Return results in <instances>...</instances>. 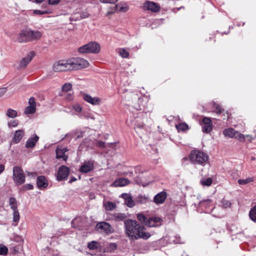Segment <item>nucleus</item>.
Instances as JSON below:
<instances>
[{"label":"nucleus","instance_id":"nucleus-26","mask_svg":"<svg viewBox=\"0 0 256 256\" xmlns=\"http://www.w3.org/2000/svg\"><path fill=\"white\" fill-rule=\"evenodd\" d=\"M236 130L233 128H227L224 130L223 134L226 136L233 138Z\"/></svg>","mask_w":256,"mask_h":256},{"label":"nucleus","instance_id":"nucleus-44","mask_svg":"<svg viewBox=\"0 0 256 256\" xmlns=\"http://www.w3.org/2000/svg\"><path fill=\"white\" fill-rule=\"evenodd\" d=\"M96 146L97 147L104 148L106 147V144L104 142L102 141H98L96 143Z\"/></svg>","mask_w":256,"mask_h":256},{"label":"nucleus","instance_id":"nucleus-39","mask_svg":"<svg viewBox=\"0 0 256 256\" xmlns=\"http://www.w3.org/2000/svg\"><path fill=\"white\" fill-rule=\"evenodd\" d=\"M20 220V214L18 210H13V220L18 222Z\"/></svg>","mask_w":256,"mask_h":256},{"label":"nucleus","instance_id":"nucleus-10","mask_svg":"<svg viewBox=\"0 0 256 256\" xmlns=\"http://www.w3.org/2000/svg\"><path fill=\"white\" fill-rule=\"evenodd\" d=\"M16 40L20 43L30 42L28 29L22 30L18 35Z\"/></svg>","mask_w":256,"mask_h":256},{"label":"nucleus","instance_id":"nucleus-33","mask_svg":"<svg viewBox=\"0 0 256 256\" xmlns=\"http://www.w3.org/2000/svg\"><path fill=\"white\" fill-rule=\"evenodd\" d=\"M6 115L9 118H14L17 116V112L14 110L9 108L7 110Z\"/></svg>","mask_w":256,"mask_h":256},{"label":"nucleus","instance_id":"nucleus-29","mask_svg":"<svg viewBox=\"0 0 256 256\" xmlns=\"http://www.w3.org/2000/svg\"><path fill=\"white\" fill-rule=\"evenodd\" d=\"M116 7V10L120 12H126L128 10V6L126 4L118 5Z\"/></svg>","mask_w":256,"mask_h":256},{"label":"nucleus","instance_id":"nucleus-50","mask_svg":"<svg viewBox=\"0 0 256 256\" xmlns=\"http://www.w3.org/2000/svg\"><path fill=\"white\" fill-rule=\"evenodd\" d=\"M100 2L103 3H114L118 0H100Z\"/></svg>","mask_w":256,"mask_h":256},{"label":"nucleus","instance_id":"nucleus-25","mask_svg":"<svg viewBox=\"0 0 256 256\" xmlns=\"http://www.w3.org/2000/svg\"><path fill=\"white\" fill-rule=\"evenodd\" d=\"M88 247L90 250H94L100 248L101 245L98 242L94 240L88 243Z\"/></svg>","mask_w":256,"mask_h":256},{"label":"nucleus","instance_id":"nucleus-46","mask_svg":"<svg viewBox=\"0 0 256 256\" xmlns=\"http://www.w3.org/2000/svg\"><path fill=\"white\" fill-rule=\"evenodd\" d=\"M33 14H35L42 15V14H48V12L47 11H41L40 10H34L33 11Z\"/></svg>","mask_w":256,"mask_h":256},{"label":"nucleus","instance_id":"nucleus-23","mask_svg":"<svg viewBox=\"0 0 256 256\" xmlns=\"http://www.w3.org/2000/svg\"><path fill=\"white\" fill-rule=\"evenodd\" d=\"M38 139L39 138L36 135H35L34 137L29 138L26 142V147L27 148H33L38 141Z\"/></svg>","mask_w":256,"mask_h":256},{"label":"nucleus","instance_id":"nucleus-13","mask_svg":"<svg viewBox=\"0 0 256 256\" xmlns=\"http://www.w3.org/2000/svg\"><path fill=\"white\" fill-rule=\"evenodd\" d=\"M28 30L30 42L38 40H40L42 36V32L32 30L31 29H28Z\"/></svg>","mask_w":256,"mask_h":256},{"label":"nucleus","instance_id":"nucleus-54","mask_svg":"<svg viewBox=\"0 0 256 256\" xmlns=\"http://www.w3.org/2000/svg\"><path fill=\"white\" fill-rule=\"evenodd\" d=\"M210 202H211V200H206V201H204V202H200V204H201V205H203V204H204L205 203H206V204H210Z\"/></svg>","mask_w":256,"mask_h":256},{"label":"nucleus","instance_id":"nucleus-36","mask_svg":"<svg viewBox=\"0 0 256 256\" xmlns=\"http://www.w3.org/2000/svg\"><path fill=\"white\" fill-rule=\"evenodd\" d=\"M114 218L116 221H122L126 218V216L124 214H116Z\"/></svg>","mask_w":256,"mask_h":256},{"label":"nucleus","instance_id":"nucleus-43","mask_svg":"<svg viewBox=\"0 0 256 256\" xmlns=\"http://www.w3.org/2000/svg\"><path fill=\"white\" fill-rule=\"evenodd\" d=\"M18 124V122L16 120H12L8 122V126L9 128L16 127Z\"/></svg>","mask_w":256,"mask_h":256},{"label":"nucleus","instance_id":"nucleus-37","mask_svg":"<svg viewBox=\"0 0 256 256\" xmlns=\"http://www.w3.org/2000/svg\"><path fill=\"white\" fill-rule=\"evenodd\" d=\"M137 218L140 222L146 224V223L147 221V218L144 214L140 213L138 214Z\"/></svg>","mask_w":256,"mask_h":256},{"label":"nucleus","instance_id":"nucleus-18","mask_svg":"<svg viewBox=\"0 0 256 256\" xmlns=\"http://www.w3.org/2000/svg\"><path fill=\"white\" fill-rule=\"evenodd\" d=\"M36 182L37 186L40 189L46 188L48 186V180L44 176H38Z\"/></svg>","mask_w":256,"mask_h":256},{"label":"nucleus","instance_id":"nucleus-53","mask_svg":"<svg viewBox=\"0 0 256 256\" xmlns=\"http://www.w3.org/2000/svg\"><path fill=\"white\" fill-rule=\"evenodd\" d=\"M5 167L4 164H0V174L4 170Z\"/></svg>","mask_w":256,"mask_h":256},{"label":"nucleus","instance_id":"nucleus-49","mask_svg":"<svg viewBox=\"0 0 256 256\" xmlns=\"http://www.w3.org/2000/svg\"><path fill=\"white\" fill-rule=\"evenodd\" d=\"M75 136L76 138H78L83 137V132L81 131H76L75 132Z\"/></svg>","mask_w":256,"mask_h":256},{"label":"nucleus","instance_id":"nucleus-51","mask_svg":"<svg viewBox=\"0 0 256 256\" xmlns=\"http://www.w3.org/2000/svg\"><path fill=\"white\" fill-rule=\"evenodd\" d=\"M6 92V88H0V98L3 96Z\"/></svg>","mask_w":256,"mask_h":256},{"label":"nucleus","instance_id":"nucleus-55","mask_svg":"<svg viewBox=\"0 0 256 256\" xmlns=\"http://www.w3.org/2000/svg\"><path fill=\"white\" fill-rule=\"evenodd\" d=\"M76 179L74 178H72L70 180H69L70 183H72V182L76 181Z\"/></svg>","mask_w":256,"mask_h":256},{"label":"nucleus","instance_id":"nucleus-47","mask_svg":"<svg viewBox=\"0 0 256 256\" xmlns=\"http://www.w3.org/2000/svg\"><path fill=\"white\" fill-rule=\"evenodd\" d=\"M73 108L76 112H80L82 111V108L78 104H74Z\"/></svg>","mask_w":256,"mask_h":256},{"label":"nucleus","instance_id":"nucleus-42","mask_svg":"<svg viewBox=\"0 0 256 256\" xmlns=\"http://www.w3.org/2000/svg\"><path fill=\"white\" fill-rule=\"evenodd\" d=\"M72 88V86L70 83H66L62 86V90L63 91L68 92Z\"/></svg>","mask_w":256,"mask_h":256},{"label":"nucleus","instance_id":"nucleus-28","mask_svg":"<svg viewBox=\"0 0 256 256\" xmlns=\"http://www.w3.org/2000/svg\"><path fill=\"white\" fill-rule=\"evenodd\" d=\"M212 108L215 109L214 112L218 114H220L224 111L218 104L212 102Z\"/></svg>","mask_w":256,"mask_h":256},{"label":"nucleus","instance_id":"nucleus-41","mask_svg":"<svg viewBox=\"0 0 256 256\" xmlns=\"http://www.w3.org/2000/svg\"><path fill=\"white\" fill-rule=\"evenodd\" d=\"M8 249L7 247L4 245H0V254L6 255L7 254Z\"/></svg>","mask_w":256,"mask_h":256},{"label":"nucleus","instance_id":"nucleus-4","mask_svg":"<svg viewBox=\"0 0 256 256\" xmlns=\"http://www.w3.org/2000/svg\"><path fill=\"white\" fill-rule=\"evenodd\" d=\"M100 50V45L99 44L94 42H90L80 47L78 49V52L80 54H98Z\"/></svg>","mask_w":256,"mask_h":256},{"label":"nucleus","instance_id":"nucleus-14","mask_svg":"<svg viewBox=\"0 0 256 256\" xmlns=\"http://www.w3.org/2000/svg\"><path fill=\"white\" fill-rule=\"evenodd\" d=\"M94 168V162L92 160L85 162L82 166L80 171L83 173H88L91 171Z\"/></svg>","mask_w":256,"mask_h":256},{"label":"nucleus","instance_id":"nucleus-20","mask_svg":"<svg viewBox=\"0 0 256 256\" xmlns=\"http://www.w3.org/2000/svg\"><path fill=\"white\" fill-rule=\"evenodd\" d=\"M24 131L22 130H16L14 134L12 140L14 143L19 142L24 135Z\"/></svg>","mask_w":256,"mask_h":256},{"label":"nucleus","instance_id":"nucleus-58","mask_svg":"<svg viewBox=\"0 0 256 256\" xmlns=\"http://www.w3.org/2000/svg\"><path fill=\"white\" fill-rule=\"evenodd\" d=\"M246 136V137H248V138L250 137V138H252L251 136H248V135Z\"/></svg>","mask_w":256,"mask_h":256},{"label":"nucleus","instance_id":"nucleus-1","mask_svg":"<svg viewBox=\"0 0 256 256\" xmlns=\"http://www.w3.org/2000/svg\"><path fill=\"white\" fill-rule=\"evenodd\" d=\"M89 65L87 60L76 57L55 62L52 66V69L55 72L72 71L86 68Z\"/></svg>","mask_w":256,"mask_h":256},{"label":"nucleus","instance_id":"nucleus-48","mask_svg":"<svg viewBox=\"0 0 256 256\" xmlns=\"http://www.w3.org/2000/svg\"><path fill=\"white\" fill-rule=\"evenodd\" d=\"M60 0H48V3L50 5H56L58 4Z\"/></svg>","mask_w":256,"mask_h":256},{"label":"nucleus","instance_id":"nucleus-21","mask_svg":"<svg viewBox=\"0 0 256 256\" xmlns=\"http://www.w3.org/2000/svg\"><path fill=\"white\" fill-rule=\"evenodd\" d=\"M122 197L124 200L125 204L130 208H132L135 205L134 201L132 198L127 194H122Z\"/></svg>","mask_w":256,"mask_h":256},{"label":"nucleus","instance_id":"nucleus-45","mask_svg":"<svg viewBox=\"0 0 256 256\" xmlns=\"http://www.w3.org/2000/svg\"><path fill=\"white\" fill-rule=\"evenodd\" d=\"M117 245L116 243H110L108 246V249L110 251L114 250L116 249Z\"/></svg>","mask_w":256,"mask_h":256},{"label":"nucleus","instance_id":"nucleus-56","mask_svg":"<svg viewBox=\"0 0 256 256\" xmlns=\"http://www.w3.org/2000/svg\"><path fill=\"white\" fill-rule=\"evenodd\" d=\"M44 0H34V2L36 3H42Z\"/></svg>","mask_w":256,"mask_h":256},{"label":"nucleus","instance_id":"nucleus-32","mask_svg":"<svg viewBox=\"0 0 256 256\" xmlns=\"http://www.w3.org/2000/svg\"><path fill=\"white\" fill-rule=\"evenodd\" d=\"M200 182L202 186H210L212 184V178H210L206 179L203 178L200 180Z\"/></svg>","mask_w":256,"mask_h":256},{"label":"nucleus","instance_id":"nucleus-35","mask_svg":"<svg viewBox=\"0 0 256 256\" xmlns=\"http://www.w3.org/2000/svg\"><path fill=\"white\" fill-rule=\"evenodd\" d=\"M118 53L123 58H127L129 56L128 52L124 48H120L118 50Z\"/></svg>","mask_w":256,"mask_h":256},{"label":"nucleus","instance_id":"nucleus-52","mask_svg":"<svg viewBox=\"0 0 256 256\" xmlns=\"http://www.w3.org/2000/svg\"><path fill=\"white\" fill-rule=\"evenodd\" d=\"M24 188L26 190H32L33 189V186L30 184H27L24 186Z\"/></svg>","mask_w":256,"mask_h":256},{"label":"nucleus","instance_id":"nucleus-24","mask_svg":"<svg viewBox=\"0 0 256 256\" xmlns=\"http://www.w3.org/2000/svg\"><path fill=\"white\" fill-rule=\"evenodd\" d=\"M103 206L106 210H112L116 208V204L111 202H106L103 204Z\"/></svg>","mask_w":256,"mask_h":256},{"label":"nucleus","instance_id":"nucleus-11","mask_svg":"<svg viewBox=\"0 0 256 256\" xmlns=\"http://www.w3.org/2000/svg\"><path fill=\"white\" fill-rule=\"evenodd\" d=\"M70 173L69 168L64 166H62L59 168L57 174V179L61 180L66 178Z\"/></svg>","mask_w":256,"mask_h":256},{"label":"nucleus","instance_id":"nucleus-40","mask_svg":"<svg viewBox=\"0 0 256 256\" xmlns=\"http://www.w3.org/2000/svg\"><path fill=\"white\" fill-rule=\"evenodd\" d=\"M222 206L224 208H230L231 206V202L226 200L223 199L221 202Z\"/></svg>","mask_w":256,"mask_h":256},{"label":"nucleus","instance_id":"nucleus-31","mask_svg":"<svg viewBox=\"0 0 256 256\" xmlns=\"http://www.w3.org/2000/svg\"><path fill=\"white\" fill-rule=\"evenodd\" d=\"M249 216L252 221L256 222V205L250 212Z\"/></svg>","mask_w":256,"mask_h":256},{"label":"nucleus","instance_id":"nucleus-27","mask_svg":"<svg viewBox=\"0 0 256 256\" xmlns=\"http://www.w3.org/2000/svg\"><path fill=\"white\" fill-rule=\"evenodd\" d=\"M9 204L11 208L14 210H18V204L16 200L14 198H10L9 199Z\"/></svg>","mask_w":256,"mask_h":256},{"label":"nucleus","instance_id":"nucleus-16","mask_svg":"<svg viewBox=\"0 0 256 256\" xmlns=\"http://www.w3.org/2000/svg\"><path fill=\"white\" fill-rule=\"evenodd\" d=\"M162 220L158 217H152L147 220L146 225L150 227L158 226L162 224Z\"/></svg>","mask_w":256,"mask_h":256},{"label":"nucleus","instance_id":"nucleus-3","mask_svg":"<svg viewBox=\"0 0 256 256\" xmlns=\"http://www.w3.org/2000/svg\"><path fill=\"white\" fill-rule=\"evenodd\" d=\"M189 158L193 164L204 166L208 162L209 157L204 152L194 150L190 152Z\"/></svg>","mask_w":256,"mask_h":256},{"label":"nucleus","instance_id":"nucleus-17","mask_svg":"<svg viewBox=\"0 0 256 256\" xmlns=\"http://www.w3.org/2000/svg\"><path fill=\"white\" fill-rule=\"evenodd\" d=\"M166 196V192H162L155 196L154 201L157 204H162L165 201Z\"/></svg>","mask_w":256,"mask_h":256},{"label":"nucleus","instance_id":"nucleus-15","mask_svg":"<svg viewBox=\"0 0 256 256\" xmlns=\"http://www.w3.org/2000/svg\"><path fill=\"white\" fill-rule=\"evenodd\" d=\"M83 98L85 101L92 105H99L101 102V99L100 98L98 97H92L88 94H84Z\"/></svg>","mask_w":256,"mask_h":256},{"label":"nucleus","instance_id":"nucleus-6","mask_svg":"<svg viewBox=\"0 0 256 256\" xmlns=\"http://www.w3.org/2000/svg\"><path fill=\"white\" fill-rule=\"evenodd\" d=\"M97 230L108 235L114 232V230L111 225L105 222H100L96 226Z\"/></svg>","mask_w":256,"mask_h":256},{"label":"nucleus","instance_id":"nucleus-57","mask_svg":"<svg viewBox=\"0 0 256 256\" xmlns=\"http://www.w3.org/2000/svg\"><path fill=\"white\" fill-rule=\"evenodd\" d=\"M226 115H227V118H229V114H228V112H226Z\"/></svg>","mask_w":256,"mask_h":256},{"label":"nucleus","instance_id":"nucleus-19","mask_svg":"<svg viewBox=\"0 0 256 256\" xmlns=\"http://www.w3.org/2000/svg\"><path fill=\"white\" fill-rule=\"evenodd\" d=\"M67 151L68 150L66 148H58L56 150V158L66 160L68 158V156L65 154V152Z\"/></svg>","mask_w":256,"mask_h":256},{"label":"nucleus","instance_id":"nucleus-38","mask_svg":"<svg viewBox=\"0 0 256 256\" xmlns=\"http://www.w3.org/2000/svg\"><path fill=\"white\" fill-rule=\"evenodd\" d=\"M176 128L178 131H184L188 128V126L184 123H181L176 125Z\"/></svg>","mask_w":256,"mask_h":256},{"label":"nucleus","instance_id":"nucleus-22","mask_svg":"<svg viewBox=\"0 0 256 256\" xmlns=\"http://www.w3.org/2000/svg\"><path fill=\"white\" fill-rule=\"evenodd\" d=\"M129 182L130 181L127 178H120L116 180L112 185L114 186H123L127 185Z\"/></svg>","mask_w":256,"mask_h":256},{"label":"nucleus","instance_id":"nucleus-2","mask_svg":"<svg viewBox=\"0 0 256 256\" xmlns=\"http://www.w3.org/2000/svg\"><path fill=\"white\" fill-rule=\"evenodd\" d=\"M124 227L126 234L130 240H146L150 236V234L146 232L144 227L140 225L136 220L130 219L126 220L124 222Z\"/></svg>","mask_w":256,"mask_h":256},{"label":"nucleus","instance_id":"nucleus-8","mask_svg":"<svg viewBox=\"0 0 256 256\" xmlns=\"http://www.w3.org/2000/svg\"><path fill=\"white\" fill-rule=\"evenodd\" d=\"M202 131L206 133H208L212 130V124L210 118L204 117L202 124Z\"/></svg>","mask_w":256,"mask_h":256},{"label":"nucleus","instance_id":"nucleus-7","mask_svg":"<svg viewBox=\"0 0 256 256\" xmlns=\"http://www.w3.org/2000/svg\"><path fill=\"white\" fill-rule=\"evenodd\" d=\"M143 9L145 10H149L152 12H158L160 10V6L154 2L146 1L143 5Z\"/></svg>","mask_w":256,"mask_h":256},{"label":"nucleus","instance_id":"nucleus-30","mask_svg":"<svg viewBox=\"0 0 256 256\" xmlns=\"http://www.w3.org/2000/svg\"><path fill=\"white\" fill-rule=\"evenodd\" d=\"M234 138H236L240 142H244L246 136L239 132H238L236 131Z\"/></svg>","mask_w":256,"mask_h":256},{"label":"nucleus","instance_id":"nucleus-34","mask_svg":"<svg viewBox=\"0 0 256 256\" xmlns=\"http://www.w3.org/2000/svg\"><path fill=\"white\" fill-rule=\"evenodd\" d=\"M254 181V179L252 178L249 177L248 178H246V179L244 180H238V183L240 185H244L248 183H250V182H252Z\"/></svg>","mask_w":256,"mask_h":256},{"label":"nucleus","instance_id":"nucleus-5","mask_svg":"<svg viewBox=\"0 0 256 256\" xmlns=\"http://www.w3.org/2000/svg\"><path fill=\"white\" fill-rule=\"evenodd\" d=\"M13 180L14 182L20 185L25 181V176L23 170L19 166H14L13 168Z\"/></svg>","mask_w":256,"mask_h":256},{"label":"nucleus","instance_id":"nucleus-59","mask_svg":"<svg viewBox=\"0 0 256 256\" xmlns=\"http://www.w3.org/2000/svg\"><path fill=\"white\" fill-rule=\"evenodd\" d=\"M1 159H2V156H1L0 155V160H1Z\"/></svg>","mask_w":256,"mask_h":256},{"label":"nucleus","instance_id":"nucleus-9","mask_svg":"<svg viewBox=\"0 0 256 256\" xmlns=\"http://www.w3.org/2000/svg\"><path fill=\"white\" fill-rule=\"evenodd\" d=\"M35 56L34 52L32 51L30 52L26 57L24 58L20 62L19 67L20 68H25L28 64L31 62L32 59Z\"/></svg>","mask_w":256,"mask_h":256},{"label":"nucleus","instance_id":"nucleus-12","mask_svg":"<svg viewBox=\"0 0 256 256\" xmlns=\"http://www.w3.org/2000/svg\"><path fill=\"white\" fill-rule=\"evenodd\" d=\"M28 104L24 110V113L26 114H34L36 112V102H35L34 98V97H31L28 100Z\"/></svg>","mask_w":256,"mask_h":256}]
</instances>
